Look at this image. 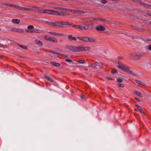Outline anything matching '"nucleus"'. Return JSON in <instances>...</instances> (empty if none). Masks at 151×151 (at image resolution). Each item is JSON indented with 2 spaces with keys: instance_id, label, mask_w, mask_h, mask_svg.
Instances as JSON below:
<instances>
[{
  "instance_id": "nucleus-1",
  "label": "nucleus",
  "mask_w": 151,
  "mask_h": 151,
  "mask_svg": "<svg viewBox=\"0 0 151 151\" xmlns=\"http://www.w3.org/2000/svg\"><path fill=\"white\" fill-rule=\"evenodd\" d=\"M69 49L70 50L73 52H78L80 51H88L90 50L89 47H75L74 46H70Z\"/></svg>"
},
{
  "instance_id": "nucleus-2",
  "label": "nucleus",
  "mask_w": 151,
  "mask_h": 151,
  "mask_svg": "<svg viewBox=\"0 0 151 151\" xmlns=\"http://www.w3.org/2000/svg\"><path fill=\"white\" fill-rule=\"evenodd\" d=\"M53 9L58 10V11L52 10V14L60 16H63L64 15V13L63 12V9L62 8L55 7H54Z\"/></svg>"
},
{
  "instance_id": "nucleus-3",
  "label": "nucleus",
  "mask_w": 151,
  "mask_h": 151,
  "mask_svg": "<svg viewBox=\"0 0 151 151\" xmlns=\"http://www.w3.org/2000/svg\"><path fill=\"white\" fill-rule=\"evenodd\" d=\"M8 30L12 32H14L19 33H23L24 32V30L23 29L17 28L15 27H12L10 28Z\"/></svg>"
},
{
  "instance_id": "nucleus-4",
  "label": "nucleus",
  "mask_w": 151,
  "mask_h": 151,
  "mask_svg": "<svg viewBox=\"0 0 151 151\" xmlns=\"http://www.w3.org/2000/svg\"><path fill=\"white\" fill-rule=\"evenodd\" d=\"M127 65L121 63L120 62L118 63V64L116 66L120 69L124 71V69L125 68L127 67Z\"/></svg>"
},
{
  "instance_id": "nucleus-5",
  "label": "nucleus",
  "mask_w": 151,
  "mask_h": 151,
  "mask_svg": "<svg viewBox=\"0 0 151 151\" xmlns=\"http://www.w3.org/2000/svg\"><path fill=\"white\" fill-rule=\"evenodd\" d=\"M130 68L129 67L127 66L124 69V71L134 76H136V75L130 70Z\"/></svg>"
},
{
  "instance_id": "nucleus-6",
  "label": "nucleus",
  "mask_w": 151,
  "mask_h": 151,
  "mask_svg": "<svg viewBox=\"0 0 151 151\" xmlns=\"http://www.w3.org/2000/svg\"><path fill=\"white\" fill-rule=\"evenodd\" d=\"M60 27L65 25H72V24L67 22H60Z\"/></svg>"
},
{
  "instance_id": "nucleus-7",
  "label": "nucleus",
  "mask_w": 151,
  "mask_h": 151,
  "mask_svg": "<svg viewBox=\"0 0 151 151\" xmlns=\"http://www.w3.org/2000/svg\"><path fill=\"white\" fill-rule=\"evenodd\" d=\"M77 39L81 40H82L85 42H88V37H77Z\"/></svg>"
},
{
  "instance_id": "nucleus-8",
  "label": "nucleus",
  "mask_w": 151,
  "mask_h": 151,
  "mask_svg": "<svg viewBox=\"0 0 151 151\" xmlns=\"http://www.w3.org/2000/svg\"><path fill=\"white\" fill-rule=\"evenodd\" d=\"M68 10L70 11L71 12H72L75 13L76 14H82L83 13H84V12L81 11L79 10H75L74 9H68Z\"/></svg>"
},
{
  "instance_id": "nucleus-9",
  "label": "nucleus",
  "mask_w": 151,
  "mask_h": 151,
  "mask_svg": "<svg viewBox=\"0 0 151 151\" xmlns=\"http://www.w3.org/2000/svg\"><path fill=\"white\" fill-rule=\"evenodd\" d=\"M68 40L70 41L74 40L76 41L77 37H73L72 35H70L68 36Z\"/></svg>"
},
{
  "instance_id": "nucleus-10",
  "label": "nucleus",
  "mask_w": 151,
  "mask_h": 151,
  "mask_svg": "<svg viewBox=\"0 0 151 151\" xmlns=\"http://www.w3.org/2000/svg\"><path fill=\"white\" fill-rule=\"evenodd\" d=\"M96 29L98 31H103L105 30V28L104 26L99 25L96 27Z\"/></svg>"
},
{
  "instance_id": "nucleus-11",
  "label": "nucleus",
  "mask_w": 151,
  "mask_h": 151,
  "mask_svg": "<svg viewBox=\"0 0 151 151\" xmlns=\"http://www.w3.org/2000/svg\"><path fill=\"white\" fill-rule=\"evenodd\" d=\"M12 23L15 24H19L20 22V20L19 19H13L12 20Z\"/></svg>"
},
{
  "instance_id": "nucleus-12",
  "label": "nucleus",
  "mask_w": 151,
  "mask_h": 151,
  "mask_svg": "<svg viewBox=\"0 0 151 151\" xmlns=\"http://www.w3.org/2000/svg\"><path fill=\"white\" fill-rule=\"evenodd\" d=\"M97 40L96 39L88 37V42H95Z\"/></svg>"
},
{
  "instance_id": "nucleus-13",
  "label": "nucleus",
  "mask_w": 151,
  "mask_h": 151,
  "mask_svg": "<svg viewBox=\"0 0 151 151\" xmlns=\"http://www.w3.org/2000/svg\"><path fill=\"white\" fill-rule=\"evenodd\" d=\"M55 43H57L58 40L57 39L54 37H50V41Z\"/></svg>"
},
{
  "instance_id": "nucleus-14",
  "label": "nucleus",
  "mask_w": 151,
  "mask_h": 151,
  "mask_svg": "<svg viewBox=\"0 0 151 151\" xmlns=\"http://www.w3.org/2000/svg\"><path fill=\"white\" fill-rule=\"evenodd\" d=\"M50 63L52 65H53L55 67H59L60 65V64L59 63H55L54 62H50Z\"/></svg>"
},
{
  "instance_id": "nucleus-15",
  "label": "nucleus",
  "mask_w": 151,
  "mask_h": 151,
  "mask_svg": "<svg viewBox=\"0 0 151 151\" xmlns=\"http://www.w3.org/2000/svg\"><path fill=\"white\" fill-rule=\"evenodd\" d=\"M52 10L50 9H45V13L47 14H52Z\"/></svg>"
},
{
  "instance_id": "nucleus-16",
  "label": "nucleus",
  "mask_w": 151,
  "mask_h": 151,
  "mask_svg": "<svg viewBox=\"0 0 151 151\" xmlns=\"http://www.w3.org/2000/svg\"><path fill=\"white\" fill-rule=\"evenodd\" d=\"M36 43L38 45L41 46L42 45V43L40 41L37 40H35Z\"/></svg>"
},
{
  "instance_id": "nucleus-17",
  "label": "nucleus",
  "mask_w": 151,
  "mask_h": 151,
  "mask_svg": "<svg viewBox=\"0 0 151 151\" xmlns=\"http://www.w3.org/2000/svg\"><path fill=\"white\" fill-rule=\"evenodd\" d=\"M89 28V25L88 24H86L85 26H83V30H88Z\"/></svg>"
},
{
  "instance_id": "nucleus-18",
  "label": "nucleus",
  "mask_w": 151,
  "mask_h": 151,
  "mask_svg": "<svg viewBox=\"0 0 151 151\" xmlns=\"http://www.w3.org/2000/svg\"><path fill=\"white\" fill-rule=\"evenodd\" d=\"M135 93L138 96H139L141 97H143V96L142 94H141V93H140L138 91H135Z\"/></svg>"
},
{
  "instance_id": "nucleus-19",
  "label": "nucleus",
  "mask_w": 151,
  "mask_h": 151,
  "mask_svg": "<svg viewBox=\"0 0 151 151\" xmlns=\"http://www.w3.org/2000/svg\"><path fill=\"white\" fill-rule=\"evenodd\" d=\"M44 77L45 78H46L48 80H49L52 82H53V80L51 78H50V77H49L48 76H45Z\"/></svg>"
},
{
  "instance_id": "nucleus-20",
  "label": "nucleus",
  "mask_w": 151,
  "mask_h": 151,
  "mask_svg": "<svg viewBox=\"0 0 151 151\" xmlns=\"http://www.w3.org/2000/svg\"><path fill=\"white\" fill-rule=\"evenodd\" d=\"M50 37L47 35L45 36L44 37L45 39L49 41H50Z\"/></svg>"
},
{
  "instance_id": "nucleus-21",
  "label": "nucleus",
  "mask_w": 151,
  "mask_h": 151,
  "mask_svg": "<svg viewBox=\"0 0 151 151\" xmlns=\"http://www.w3.org/2000/svg\"><path fill=\"white\" fill-rule=\"evenodd\" d=\"M52 55H57V56H63V54H60V53H58V52H55L53 54H52Z\"/></svg>"
},
{
  "instance_id": "nucleus-22",
  "label": "nucleus",
  "mask_w": 151,
  "mask_h": 151,
  "mask_svg": "<svg viewBox=\"0 0 151 151\" xmlns=\"http://www.w3.org/2000/svg\"><path fill=\"white\" fill-rule=\"evenodd\" d=\"M45 9L39 10L38 11V12L39 13H45Z\"/></svg>"
},
{
  "instance_id": "nucleus-23",
  "label": "nucleus",
  "mask_w": 151,
  "mask_h": 151,
  "mask_svg": "<svg viewBox=\"0 0 151 151\" xmlns=\"http://www.w3.org/2000/svg\"><path fill=\"white\" fill-rule=\"evenodd\" d=\"M83 26L78 25L77 26V28L80 29L81 30H83Z\"/></svg>"
},
{
  "instance_id": "nucleus-24",
  "label": "nucleus",
  "mask_w": 151,
  "mask_h": 151,
  "mask_svg": "<svg viewBox=\"0 0 151 151\" xmlns=\"http://www.w3.org/2000/svg\"><path fill=\"white\" fill-rule=\"evenodd\" d=\"M56 27H60V22H56Z\"/></svg>"
},
{
  "instance_id": "nucleus-25",
  "label": "nucleus",
  "mask_w": 151,
  "mask_h": 151,
  "mask_svg": "<svg viewBox=\"0 0 151 151\" xmlns=\"http://www.w3.org/2000/svg\"><path fill=\"white\" fill-rule=\"evenodd\" d=\"M27 28L29 29H33L34 28V27L33 25H30L27 27Z\"/></svg>"
},
{
  "instance_id": "nucleus-26",
  "label": "nucleus",
  "mask_w": 151,
  "mask_h": 151,
  "mask_svg": "<svg viewBox=\"0 0 151 151\" xmlns=\"http://www.w3.org/2000/svg\"><path fill=\"white\" fill-rule=\"evenodd\" d=\"M19 46L21 48H22L25 49H27V47H26V46H23V45H19Z\"/></svg>"
},
{
  "instance_id": "nucleus-27",
  "label": "nucleus",
  "mask_w": 151,
  "mask_h": 151,
  "mask_svg": "<svg viewBox=\"0 0 151 151\" xmlns=\"http://www.w3.org/2000/svg\"><path fill=\"white\" fill-rule=\"evenodd\" d=\"M25 31L26 32H28V33H32V32H35V31L33 30H29L27 29L25 30Z\"/></svg>"
},
{
  "instance_id": "nucleus-28",
  "label": "nucleus",
  "mask_w": 151,
  "mask_h": 151,
  "mask_svg": "<svg viewBox=\"0 0 151 151\" xmlns=\"http://www.w3.org/2000/svg\"><path fill=\"white\" fill-rule=\"evenodd\" d=\"M85 61L84 60H78V62L79 63H85Z\"/></svg>"
},
{
  "instance_id": "nucleus-29",
  "label": "nucleus",
  "mask_w": 151,
  "mask_h": 151,
  "mask_svg": "<svg viewBox=\"0 0 151 151\" xmlns=\"http://www.w3.org/2000/svg\"><path fill=\"white\" fill-rule=\"evenodd\" d=\"M55 52H54V53H51V54H50V55L53 58H55V57L56 56H57V55H52V54H53Z\"/></svg>"
},
{
  "instance_id": "nucleus-30",
  "label": "nucleus",
  "mask_w": 151,
  "mask_h": 151,
  "mask_svg": "<svg viewBox=\"0 0 151 151\" xmlns=\"http://www.w3.org/2000/svg\"><path fill=\"white\" fill-rule=\"evenodd\" d=\"M55 35L58 36H63L64 35L62 34L56 33Z\"/></svg>"
},
{
  "instance_id": "nucleus-31",
  "label": "nucleus",
  "mask_w": 151,
  "mask_h": 151,
  "mask_svg": "<svg viewBox=\"0 0 151 151\" xmlns=\"http://www.w3.org/2000/svg\"><path fill=\"white\" fill-rule=\"evenodd\" d=\"M55 35L58 36H63L64 35L62 34L56 33Z\"/></svg>"
},
{
  "instance_id": "nucleus-32",
  "label": "nucleus",
  "mask_w": 151,
  "mask_h": 151,
  "mask_svg": "<svg viewBox=\"0 0 151 151\" xmlns=\"http://www.w3.org/2000/svg\"><path fill=\"white\" fill-rule=\"evenodd\" d=\"M135 81L137 83H138L139 84H142V82L141 81L136 80Z\"/></svg>"
},
{
  "instance_id": "nucleus-33",
  "label": "nucleus",
  "mask_w": 151,
  "mask_h": 151,
  "mask_svg": "<svg viewBox=\"0 0 151 151\" xmlns=\"http://www.w3.org/2000/svg\"><path fill=\"white\" fill-rule=\"evenodd\" d=\"M117 81L121 83L123 81L120 78H118L117 79Z\"/></svg>"
},
{
  "instance_id": "nucleus-34",
  "label": "nucleus",
  "mask_w": 151,
  "mask_h": 151,
  "mask_svg": "<svg viewBox=\"0 0 151 151\" xmlns=\"http://www.w3.org/2000/svg\"><path fill=\"white\" fill-rule=\"evenodd\" d=\"M51 22H48V21H45V23L47 24L49 26H50L51 24Z\"/></svg>"
},
{
  "instance_id": "nucleus-35",
  "label": "nucleus",
  "mask_w": 151,
  "mask_h": 151,
  "mask_svg": "<svg viewBox=\"0 0 151 151\" xmlns=\"http://www.w3.org/2000/svg\"><path fill=\"white\" fill-rule=\"evenodd\" d=\"M48 33L49 34H51V35H55V34H56L55 32H49Z\"/></svg>"
},
{
  "instance_id": "nucleus-36",
  "label": "nucleus",
  "mask_w": 151,
  "mask_h": 151,
  "mask_svg": "<svg viewBox=\"0 0 151 151\" xmlns=\"http://www.w3.org/2000/svg\"><path fill=\"white\" fill-rule=\"evenodd\" d=\"M136 56L137 58H140L142 57V55H141L140 54H136Z\"/></svg>"
},
{
  "instance_id": "nucleus-37",
  "label": "nucleus",
  "mask_w": 151,
  "mask_h": 151,
  "mask_svg": "<svg viewBox=\"0 0 151 151\" xmlns=\"http://www.w3.org/2000/svg\"><path fill=\"white\" fill-rule=\"evenodd\" d=\"M65 60V61H66L67 62H72V60H70L69 59H66Z\"/></svg>"
},
{
  "instance_id": "nucleus-38",
  "label": "nucleus",
  "mask_w": 151,
  "mask_h": 151,
  "mask_svg": "<svg viewBox=\"0 0 151 151\" xmlns=\"http://www.w3.org/2000/svg\"><path fill=\"white\" fill-rule=\"evenodd\" d=\"M118 86H119V87H124V86L122 84H119L118 85Z\"/></svg>"
},
{
  "instance_id": "nucleus-39",
  "label": "nucleus",
  "mask_w": 151,
  "mask_h": 151,
  "mask_svg": "<svg viewBox=\"0 0 151 151\" xmlns=\"http://www.w3.org/2000/svg\"><path fill=\"white\" fill-rule=\"evenodd\" d=\"M139 111H140V112L142 113H143L144 112V111H143L142 107H141V108H140V109H139Z\"/></svg>"
},
{
  "instance_id": "nucleus-40",
  "label": "nucleus",
  "mask_w": 151,
  "mask_h": 151,
  "mask_svg": "<svg viewBox=\"0 0 151 151\" xmlns=\"http://www.w3.org/2000/svg\"><path fill=\"white\" fill-rule=\"evenodd\" d=\"M106 78L107 79L110 80H114V79L110 77H107Z\"/></svg>"
},
{
  "instance_id": "nucleus-41",
  "label": "nucleus",
  "mask_w": 151,
  "mask_h": 151,
  "mask_svg": "<svg viewBox=\"0 0 151 151\" xmlns=\"http://www.w3.org/2000/svg\"><path fill=\"white\" fill-rule=\"evenodd\" d=\"M4 5L6 6H12V4H7V3H5L4 4Z\"/></svg>"
},
{
  "instance_id": "nucleus-42",
  "label": "nucleus",
  "mask_w": 151,
  "mask_h": 151,
  "mask_svg": "<svg viewBox=\"0 0 151 151\" xmlns=\"http://www.w3.org/2000/svg\"><path fill=\"white\" fill-rule=\"evenodd\" d=\"M101 2L103 4H106L107 2V1L106 0H102Z\"/></svg>"
},
{
  "instance_id": "nucleus-43",
  "label": "nucleus",
  "mask_w": 151,
  "mask_h": 151,
  "mask_svg": "<svg viewBox=\"0 0 151 151\" xmlns=\"http://www.w3.org/2000/svg\"><path fill=\"white\" fill-rule=\"evenodd\" d=\"M26 10L31 11L33 10V9H31V8H26Z\"/></svg>"
},
{
  "instance_id": "nucleus-44",
  "label": "nucleus",
  "mask_w": 151,
  "mask_h": 151,
  "mask_svg": "<svg viewBox=\"0 0 151 151\" xmlns=\"http://www.w3.org/2000/svg\"><path fill=\"white\" fill-rule=\"evenodd\" d=\"M96 66V63H93L91 65V66L93 67H95Z\"/></svg>"
},
{
  "instance_id": "nucleus-45",
  "label": "nucleus",
  "mask_w": 151,
  "mask_h": 151,
  "mask_svg": "<svg viewBox=\"0 0 151 151\" xmlns=\"http://www.w3.org/2000/svg\"><path fill=\"white\" fill-rule=\"evenodd\" d=\"M16 8L17 9H19V10H21L22 7H20V6H17Z\"/></svg>"
},
{
  "instance_id": "nucleus-46",
  "label": "nucleus",
  "mask_w": 151,
  "mask_h": 151,
  "mask_svg": "<svg viewBox=\"0 0 151 151\" xmlns=\"http://www.w3.org/2000/svg\"><path fill=\"white\" fill-rule=\"evenodd\" d=\"M56 22H53V27H56Z\"/></svg>"
},
{
  "instance_id": "nucleus-47",
  "label": "nucleus",
  "mask_w": 151,
  "mask_h": 151,
  "mask_svg": "<svg viewBox=\"0 0 151 151\" xmlns=\"http://www.w3.org/2000/svg\"><path fill=\"white\" fill-rule=\"evenodd\" d=\"M17 6V5L12 4V6L11 7H13L16 8Z\"/></svg>"
},
{
  "instance_id": "nucleus-48",
  "label": "nucleus",
  "mask_w": 151,
  "mask_h": 151,
  "mask_svg": "<svg viewBox=\"0 0 151 151\" xmlns=\"http://www.w3.org/2000/svg\"><path fill=\"white\" fill-rule=\"evenodd\" d=\"M26 8L22 7L21 10H26Z\"/></svg>"
},
{
  "instance_id": "nucleus-49",
  "label": "nucleus",
  "mask_w": 151,
  "mask_h": 151,
  "mask_svg": "<svg viewBox=\"0 0 151 151\" xmlns=\"http://www.w3.org/2000/svg\"><path fill=\"white\" fill-rule=\"evenodd\" d=\"M96 20H101L102 21H105V20L104 19H99V18H97L96 19Z\"/></svg>"
},
{
  "instance_id": "nucleus-50",
  "label": "nucleus",
  "mask_w": 151,
  "mask_h": 151,
  "mask_svg": "<svg viewBox=\"0 0 151 151\" xmlns=\"http://www.w3.org/2000/svg\"><path fill=\"white\" fill-rule=\"evenodd\" d=\"M135 99L136 100L138 101H140V100L138 99V98H136Z\"/></svg>"
},
{
  "instance_id": "nucleus-51",
  "label": "nucleus",
  "mask_w": 151,
  "mask_h": 151,
  "mask_svg": "<svg viewBox=\"0 0 151 151\" xmlns=\"http://www.w3.org/2000/svg\"><path fill=\"white\" fill-rule=\"evenodd\" d=\"M50 26H52L53 27V22H51V24Z\"/></svg>"
},
{
  "instance_id": "nucleus-52",
  "label": "nucleus",
  "mask_w": 151,
  "mask_h": 151,
  "mask_svg": "<svg viewBox=\"0 0 151 151\" xmlns=\"http://www.w3.org/2000/svg\"><path fill=\"white\" fill-rule=\"evenodd\" d=\"M148 49L150 50H151V45H150L148 47Z\"/></svg>"
},
{
  "instance_id": "nucleus-53",
  "label": "nucleus",
  "mask_w": 151,
  "mask_h": 151,
  "mask_svg": "<svg viewBox=\"0 0 151 151\" xmlns=\"http://www.w3.org/2000/svg\"><path fill=\"white\" fill-rule=\"evenodd\" d=\"M78 26V25H72V27H75L76 28H77V26Z\"/></svg>"
},
{
  "instance_id": "nucleus-54",
  "label": "nucleus",
  "mask_w": 151,
  "mask_h": 151,
  "mask_svg": "<svg viewBox=\"0 0 151 151\" xmlns=\"http://www.w3.org/2000/svg\"><path fill=\"white\" fill-rule=\"evenodd\" d=\"M148 8H149V9H151V6H149L148 7H147Z\"/></svg>"
},
{
  "instance_id": "nucleus-55",
  "label": "nucleus",
  "mask_w": 151,
  "mask_h": 151,
  "mask_svg": "<svg viewBox=\"0 0 151 151\" xmlns=\"http://www.w3.org/2000/svg\"><path fill=\"white\" fill-rule=\"evenodd\" d=\"M141 107L140 106H138V107H137V108H138V109H140Z\"/></svg>"
},
{
  "instance_id": "nucleus-56",
  "label": "nucleus",
  "mask_w": 151,
  "mask_h": 151,
  "mask_svg": "<svg viewBox=\"0 0 151 151\" xmlns=\"http://www.w3.org/2000/svg\"><path fill=\"white\" fill-rule=\"evenodd\" d=\"M141 107L140 106H138V107H137V108H138V109H140Z\"/></svg>"
},
{
  "instance_id": "nucleus-57",
  "label": "nucleus",
  "mask_w": 151,
  "mask_h": 151,
  "mask_svg": "<svg viewBox=\"0 0 151 151\" xmlns=\"http://www.w3.org/2000/svg\"><path fill=\"white\" fill-rule=\"evenodd\" d=\"M63 56H64V57H67V56H68L67 55H63Z\"/></svg>"
},
{
  "instance_id": "nucleus-58",
  "label": "nucleus",
  "mask_w": 151,
  "mask_h": 151,
  "mask_svg": "<svg viewBox=\"0 0 151 151\" xmlns=\"http://www.w3.org/2000/svg\"><path fill=\"white\" fill-rule=\"evenodd\" d=\"M135 105H136V106L137 107H138V106H139V105H137V104H136Z\"/></svg>"
},
{
  "instance_id": "nucleus-59",
  "label": "nucleus",
  "mask_w": 151,
  "mask_h": 151,
  "mask_svg": "<svg viewBox=\"0 0 151 151\" xmlns=\"http://www.w3.org/2000/svg\"><path fill=\"white\" fill-rule=\"evenodd\" d=\"M83 95H82L81 96V97L82 98H83Z\"/></svg>"
},
{
  "instance_id": "nucleus-60",
  "label": "nucleus",
  "mask_w": 151,
  "mask_h": 151,
  "mask_svg": "<svg viewBox=\"0 0 151 151\" xmlns=\"http://www.w3.org/2000/svg\"><path fill=\"white\" fill-rule=\"evenodd\" d=\"M110 97H111V96H110Z\"/></svg>"
},
{
  "instance_id": "nucleus-61",
  "label": "nucleus",
  "mask_w": 151,
  "mask_h": 151,
  "mask_svg": "<svg viewBox=\"0 0 151 151\" xmlns=\"http://www.w3.org/2000/svg\"><path fill=\"white\" fill-rule=\"evenodd\" d=\"M1 56L0 55V58H1Z\"/></svg>"
},
{
  "instance_id": "nucleus-62",
  "label": "nucleus",
  "mask_w": 151,
  "mask_h": 151,
  "mask_svg": "<svg viewBox=\"0 0 151 151\" xmlns=\"http://www.w3.org/2000/svg\"><path fill=\"white\" fill-rule=\"evenodd\" d=\"M150 24H151V22L150 23Z\"/></svg>"
},
{
  "instance_id": "nucleus-63",
  "label": "nucleus",
  "mask_w": 151,
  "mask_h": 151,
  "mask_svg": "<svg viewBox=\"0 0 151 151\" xmlns=\"http://www.w3.org/2000/svg\"><path fill=\"white\" fill-rule=\"evenodd\" d=\"M1 30V29L0 28V30Z\"/></svg>"
}]
</instances>
